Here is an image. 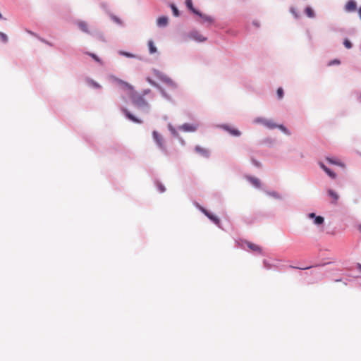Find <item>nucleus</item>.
I'll list each match as a JSON object with an SVG mask.
<instances>
[{
	"label": "nucleus",
	"mask_w": 361,
	"mask_h": 361,
	"mask_svg": "<svg viewBox=\"0 0 361 361\" xmlns=\"http://www.w3.org/2000/svg\"><path fill=\"white\" fill-rule=\"evenodd\" d=\"M112 77L118 84L121 85L123 88L130 91L129 94V97L131 100L133 105L135 108H137L138 110L141 111L143 113H149L150 109L149 104L146 101L144 97L140 95L137 92H136L134 90V87L132 85L114 76Z\"/></svg>",
	"instance_id": "f257e3e1"
},
{
	"label": "nucleus",
	"mask_w": 361,
	"mask_h": 361,
	"mask_svg": "<svg viewBox=\"0 0 361 361\" xmlns=\"http://www.w3.org/2000/svg\"><path fill=\"white\" fill-rule=\"evenodd\" d=\"M75 24L82 32L94 37L101 42H106L103 32L95 27H90L86 21L78 20L75 22Z\"/></svg>",
	"instance_id": "f03ea898"
},
{
	"label": "nucleus",
	"mask_w": 361,
	"mask_h": 361,
	"mask_svg": "<svg viewBox=\"0 0 361 361\" xmlns=\"http://www.w3.org/2000/svg\"><path fill=\"white\" fill-rule=\"evenodd\" d=\"M152 73L157 79L167 85L171 89L176 90L178 88V84L163 72L158 69L153 68Z\"/></svg>",
	"instance_id": "7ed1b4c3"
},
{
	"label": "nucleus",
	"mask_w": 361,
	"mask_h": 361,
	"mask_svg": "<svg viewBox=\"0 0 361 361\" xmlns=\"http://www.w3.org/2000/svg\"><path fill=\"white\" fill-rule=\"evenodd\" d=\"M188 39L195 41L197 42H204L207 40V37L202 36L198 30L194 29L188 33L183 35V42H187Z\"/></svg>",
	"instance_id": "20e7f679"
},
{
	"label": "nucleus",
	"mask_w": 361,
	"mask_h": 361,
	"mask_svg": "<svg viewBox=\"0 0 361 361\" xmlns=\"http://www.w3.org/2000/svg\"><path fill=\"white\" fill-rule=\"evenodd\" d=\"M153 140L157 146V147L161 151L164 155L169 154V151L166 146L164 144V140L161 135H160L157 130L152 131Z\"/></svg>",
	"instance_id": "39448f33"
},
{
	"label": "nucleus",
	"mask_w": 361,
	"mask_h": 361,
	"mask_svg": "<svg viewBox=\"0 0 361 361\" xmlns=\"http://www.w3.org/2000/svg\"><path fill=\"white\" fill-rule=\"evenodd\" d=\"M216 127L227 132L229 135H231L233 137H238L242 135V133L240 130L226 123L219 124L216 126Z\"/></svg>",
	"instance_id": "423d86ee"
},
{
	"label": "nucleus",
	"mask_w": 361,
	"mask_h": 361,
	"mask_svg": "<svg viewBox=\"0 0 361 361\" xmlns=\"http://www.w3.org/2000/svg\"><path fill=\"white\" fill-rule=\"evenodd\" d=\"M203 214L216 226L219 228H221V223L220 219L214 214L212 212L209 210L203 211Z\"/></svg>",
	"instance_id": "0eeeda50"
},
{
	"label": "nucleus",
	"mask_w": 361,
	"mask_h": 361,
	"mask_svg": "<svg viewBox=\"0 0 361 361\" xmlns=\"http://www.w3.org/2000/svg\"><path fill=\"white\" fill-rule=\"evenodd\" d=\"M307 216L308 219H312L316 226H321L324 223V218L322 216L317 215L314 212L308 213Z\"/></svg>",
	"instance_id": "6e6552de"
},
{
	"label": "nucleus",
	"mask_w": 361,
	"mask_h": 361,
	"mask_svg": "<svg viewBox=\"0 0 361 361\" xmlns=\"http://www.w3.org/2000/svg\"><path fill=\"white\" fill-rule=\"evenodd\" d=\"M122 111L123 114L125 115L126 118L132 121L134 123H138L140 124L142 123V121L140 118H138L136 116H135L133 114H132L130 111H128L126 108H122Z\"/></svg>",
	"instance_id": "1a4fd4ad"
},
{
	"label": "nucleus",
	"mask_w": 361,
	"mask_h": 361,
	"mask_svg": "<svg viewBox=\"0 0 361 361\" xmlns=\"http://www.w3.org/2000/svg\"><path fill=\"white\" fill-rule=\"evenodd\" d=\"M357 9V4L355 0H348L344 6V11L347 13L355 12Z\"/></svg>",
	"instance_id": "9d476101"
},
{
	"label": "nucleus",
	"mask_w": 361,
	"mask_h": 361,
	"mask_svg": "<svg viewBox=\"0 0 361 361\" xmlns=\"http://www.w3.org/2000/svg\"><path fill=\"white\" fill-rule=\"evenodd\" d=\"M169 17L166 16H161L157 18L156 23L157 26L159 28H164L169 25Z\"/></svg>",
	"instance_id": "9b49d317"
},
{
	"label": "nucleus",
	"mask_w": 361,
	"mask_h": 361,
	"mask_svg": "<svg viewBox=\"0 0 361 361\" xmlns=\"http://www.w3.org/2000/svg\"><path fill=\"white\" fill-rule=\"evenodd\" d=\"M180 130H182L185 132H195L197 129V126L194 124H190L188 123H185L183 125L178 127Z\"/></svg>",
	"instance_id": "f8f14e48"
},
{
	"label": "nucleus",
	"mask_w": 361,
	"mask_h": 361,
	"mask_svg": "<svg viewBox=\"0 0 361 361\" xmlns=\"http://www.w3.org/2000/svg\"><path fill=\"white\" fill-rule=\"evenodd\" d=\"M195 151L199 154L200 156L204 157V158H209L210 157V152L209 149L202 147L200 145H196L195 147Z\"/></svg>",
	"instance_id": "ddd939ff"
},
{
	"label": "nucleus",
	"mask_w": 361,
	"mask_h": 361,
	"mask_svg": "<svg viewBox=\"0 0 361 361\" xmlns=\"http://www.w3.org/2000/svg\"><path fill=\"white\" fill-rule=\"evenodd\" d=\"M196 16L202 18L204 23H207L209 25L214 23V19L213 17L203 13L201 11H200Z\"/></svg>",
	"instance_id": "4468645a"
},
{
	"label": "nucleus",
	"mask_w": 361,
	"mask_h": 361,
	"mask_svg": "<svg viewBox=\"0 0 361 361\" xmlns=\"http://www.w3.org/2000/svg\"><path fill=\"white\" fill-rule=\"evenodd\" d=\"M262 190L267 195L270 196L276 200H283L282 195L275 190H269L265 188H263Z\"/></svg>",
	"instance_id": "2eb2a0df"
},
{
	"label": "nucleus",
	"mask_w": 361,
	"mask_h": 361,
	"mask_svg": "<svg viewBox=\"0 0 361 361\" xmlns=\"http://www.w3.org/2000/svg\"><path fill=\"white\" fill-rule=\"evenodd\" d=\"M327 195L332 199L331 204H336L339 199L338 194L333 189L329 188L327 190Z\"/></svg>",
	"instance_id": "dca6fc26"
},
{
	"label": "nucleus",
	"mask_w": 361,
	"mask_h": 361,
	"mask_svg": "<svg viewBox=\"0 0 361 361\" xmlns=\"http://www.w3.org/2000/svg\"><path fill=\"white\" fill-rule=\"evenodd\" d=\"M331 264V262H324V263H320V264H315L310 265V266H308L306 267H293V266H290V267L293 268V269H298L300 270H307V269H310L311 268L324 267V266H326L327 264Z\"/></svg>",
	"instance_id": "f3484780"
},
{
	"label": "nucleus",
	"mask_w": 361,
	"mask_h": 361,
	"mask_svg": "<svg viewBox=\"0 0 361 361\" xmlns=\"http://www.w3.org/2000/svg\"><path fill=\"white\" fill-rule=\"evenodd\" d=\"M185 6L187 7V8L192 13H193L194 15H197V13H199L200 10L196 8L194 6H193V3H192V0H185Z\"/></svg>",
	"instance_id": "a211bd4d"
},
{
	"label": "nucleus",
	"mask_w": 361,
	"mask_h": 361,
	"mask_svg": "<svg viewBox=\"0 0 361 361\" xmlns=\"http://www.w3.org/2000/svg\"><path fill=\"white\" fill-rule=\"evenodd\" d=\"M247 179L255 188L258 189L261 188L262 183L259 178L249 176L247 177Z\"/></svg>",
	"instance_id": "6ab92c4d"
},
{
	"label": "nucleus",
	"mask_w": 361,
	"mask_h": 361,
	"mask_svg": "<svg viewBox=\"0 0 361 361\" xmlns=\"http://www.w3.org/2000/svg\"><path fill=\"white\" fill-rule=\"evenodd\" d=\"M118 54L121 56H125L126 58L137 59L139 60H141V58L140 56H138L137 55H135L133 53H130V52H128L126 51L120 50V51H118Z\"/></svg>",
	"instance_id": "aec40b11"
},
{
	"label": "nucleus",
	"mask_w": 361,
	"mask_h": 361,
	"mask_svg": "<svg viewBox=\"0 0 361 361\" xmlns=\"http://www.w3.org/2000/svg\"><path fill=\"white\" fill-rule=\"evenodd\" d=\"M157 90L160 92L162 97H164L166 100L171 103L173 102L172 97L170 94H169L161 86V88L159 87Z\"/></svg>",
	"instance_id": "412c9836"
},
{
	"label": "nucleus",
	"mask_w": 361,
	"mask_h": 361,
	"mask_svg": "<svg viewBox=\"0 0 361 361\" xmlns=\"http://www.w3.org/2000/svg\"><path fill=\"white\" fill-rule=\"evenodd\" d=\"M85 81H86L87 85L92 88H94V89H101L102 88V86L97 82H96L95 80H94L93 79H92L90 78H87L85 79Z\"/></svg>",
	"instance_id": "4be33fe9"
},
{
	"label": "nucleus",
	"mask_w": 361,
	"mask_h": 361,
	"mask_svg": "<svg viewBox=\"0 0 361 361\" xmlns=\"http://www.w3.org/2000/svg\"><path fill=\"white\" fill-rule=\"evenodd\" d=\"M326 160L330 164H333V165H336V166H342V167L345 166L343 162H341L340 160L336 159H335L334 157H326Z\"/></svg>",
	"instance_id": "5701e85b"
},
{
	"label": "nucleus",
	"mask_w": 361,
	"mask_h": 361,
	"mask_svg": "<svg viewBox=\"0 0 361 361\" xmlns=\"http://www.w3.org/2000/svg\"><path fill=\"white\" fill-rule=\"evenodd\" d=\"M304 13L310 18H314L316 16L314 9L310 6H307L305 8Z\"/></svg>",
	"instance_id": "b1692460"
},
{
	"label": "nucleus",
	"mask_w": 361,
	"mask_h": 361,
	"mask_svg": "<svg viewBox=\"0 0 361 361\" xmlns=\"http://www.w3.org/2000/svg\"><path fill=\"white\" fill-rule=\"evenodd\" d=\"M245 243L247 246L252 251L258 252L259 253L262 254V247L260 246L248 241H245Z\"/></svg>",
	"instance_id": "393cba45"
},
{
	"label": "nucleus",
	"mask_w": 361,
	"mask_h": 361,
	"mask_svg": "<svg viewBox=\"0 0 361 361\" xmlns=\"http://www.w3.org/2000/svg\"><path fill=\"white\" fill-rule=\"evenodd\" d=\"M275 142L276 140L269 137H265L260 141L261 145H265L270 147H272Z\"/></svg>",
	"instance_id": "a878e982"
},
{
	"label": "nucleus",
	"mask_w": 361,
	"mask_h": 361,
	"mask_svg": "<svg viewBox=\"0 0 361 361\" xmlns=\"http://www.w3.org/2000/svg\"><path fill=\"white\" fill-rule=\"evenodd\" d=\"M149 53L150 54H154L157 52V48L155 46L152 39H149L147 42Z\"/></svg>",
	"instance_id": "bb28decb"
},
{
	"label": "nucleus",
	"mask_w": 361,
	"mask_h": 361,
	"mask_svg": "<svg viewBox=\"0 0 361 361\" xmlns=\"http://www.w3.org/2000/svg\"><path fill=\"white\" fill-rule=\"evenodd\" d=\"M169 6L171 9L173 16L179 17L180 16V12L179 11L178 8L177 7V6L174 3H170L169 4Z\"/></svg>",
	"instance_id": "cd10ccee"
},
{
	"label": "nucleus",
	"mask_w": 361,
	"mask_h": 361,
	"mask_svg": "<svg viewBox=\"0 0 361 361\" xmlns=\"http://www.w3.org/2000/svg\"><path fill=\"white\" fill-rule=\"evenodd\" d=\"M85 54L90 56L97 63H98L99 64H102V59L96 54L92 53V52H90V51H85Z\"/></svg>",
	"instance_id": "c85d7f7f"
},
{
	"label": "nucleus",
	"mask_w": 361,
	"mask_h": 361,
	"mask_svg": "<svg viewBox=\"0 0 361 361\" xmlns=\"http://www.w3.org/2000/svg\"><path fill=\"white\" fill-rule=\"evenodd\" d=\"M276 128L279 129L283 133L286 135H290L291 133L283 124H276Z\"/></svg>",
	"instance_id": "c756f323"
},
{
	"label": "nucleus",
	"mask_w": 361,
	"mask_h": 361,
	"mask_svg": "<svg viewBox=\"0 0 361 361\" xmlns=\"http://www.w3.org/2000/svg\"><path fill=\"white\" fill-rule=\"evenodd\" d=\"M168 129L170 131L171 134L176 138L179 137L180 134L177 131V130L172 126L171 123L168 124Z\"/></svg>",
	"instance_id": "7c9ffc66"
},
{
	"label": "nucleus",
	"mask_w": 361,
	"mask_h": 361,
	"mask_svg": "<svg viewBox=\"0 0 361 361\" xmlns=\"http://www.w3.org/2000/svg\"><path fill=\"white\" fill-rule=\"evenodd\" d=\"M324 171L329 176L331 179H336L337 177V174L332 169L329 168L328 166L324 169Z\"/></svg>",
	"instance_id": "2f4dec72"
},
{
	"label": "nucleus",
	"mask_w": 361,
	"mask_h": 361,
	"mask_svg": "<svg viewBox=\"0 0 361 361\" xmlns=\"http://www.w3.org/2000/svg\"><path fill=\"white\" fill-rule=\"evenodd\" d=\"M289 12L293 15L295 19L298 20L300 18V13L297 11V9L294 6H290Z\"/></svg>",
	"instance_id": "473e14b6"
},
{
	"label": "nucleus",
	"mask_w": 361,
	"mask_h": 361,
	"mask_svg": "<svg viewBox=\"0 0 361 361\" xmlns=\"http://www.w3.org/2000/svg\"><path fill=\"white\" fill-rule=\"evenodd\" d=\"M109 16H110L111 19L114 23L118 24V25H121V26L123 25V23L122 20L121 18H119L118 16H115V15H114L113 13H109Z\"/></svg>",
	"instance_id": "72a5a7b5"
},
{
	"label": "nucleus",
	"mask_w": 361,
	"mask_h": 361,
	"mask_svg": "<svg viewBox=\"0 0 361 361\" xmlns=\"http://www.w3.org/2000/svg\"><path fill=\"white\" fill-rule=\"evenodd\" d=\"M154 183L159 192L163 193L166 191L165 186L159 180H156Z\"/></svg>",
	"instance_id": "f704fd0d"
},
{
	"label": "nucleus",
	"mask_w": 361,
	"mask_h": 361,
	"mask_svg": "<svg viewBox=\"0 0 361 361\" xmlns=\"http://www.w3.org/2000/svg\"><path fill=\"white\" fill-rule=\"evenodd\" d=\"M265 127L269 129L276 128V123H275L271 119H267Z\"/></svg>",
	"instance_id": "c9c22d12"
},
{
	"label": "nucleus",
	"mask_w": 361,
	"mask_h": 361,
	"mask_svg": "<svg viewBox=\"0 0 361 361\" xmlns=\"http://www.w3.org/2000/svg\"><path fill=\"white\" fill-rule=\"evenodd\" d=\"M267 118L263 117H257L253 120V123L255 124H262L265 126L266 121Z\"/></svg>",
	"instance_id": "e433bc0d"
},
{
	"label": "nucleus",
	"mask_w": 361,
	"mask_h": 361,
	"mask_svg": "<svg viewBox=\"0 0 361 361\" xmlns=\"http://www.w3.org/2000/svg\"><path fill=\"white\" fill-rule=\"evenodd\" d=\"M146 81L150 84L152 86L154 87L155 88L158 89L159 87L161 88V85L156 82L154 80H152L150 77L146 78Z\"/></svg>",
	"instance_id": "4c0bfd02"
},
{
	"label": "nucleus",
	"mask_w": 361,
	"mask_h": 361,
	"mask_svg": "<svg viewBox=\"0 0 361 361\" xmlns=\"http://www.w3.org/2000/svg\"><path fill=\"white\" fill-rule=\"evenodd\" d=\"M276 95H277V98L278 99L281 100L284 97V91H283V89L282 87H278L277 90H276Z\"/></svg>",
	"instance_id": "58836bf2"
},
{
	"label": "nucleus",
	"mask_w": 361,
	"mask_h": 361,
	"mask_svg": "<svg viewBox=\"0 0 361 361\" xmlns=\"http://www.w3.org/2000/svg\"><path fill=\"white\" fill-rule=\"evenodd\" d=\"M343 44L348 49H351L353 46L351 41L350 39H348V38H345L343 39Z\"/></svg>",
	"instance_id": "ea45409f"
},
{
	"label": "nucleus",
	"mask_w": 361,
	"mask_h": 361,
	"mask_svg": "<svg viewBox=\"0 0 361 361\" xmlns=\"http://www.w3.org/2000/svg\"><path fill=\"white\" fill-rule=\"evenodd\" d=\"M341 63V61L340 59H332L331 61H329L328 62V66H335V65H340Z\"/></svg>",
	"instance_id": "a19ab883"
},
{
	"label": "nucleus",
	"mask_w": 361,
	"mask_h": 361,
	"mask_svg": "<svg viewBox=\"0 0 361 361\" xmlns=\"http://www.w3.org/2000/svg\"><path fill=\"white\" fill-rule=\"evenodd\" d=\"M250 160H251V163L253 166H255L257 168H261L262 164L259 161L257 160L254 157H251Z\"/></svg>",
	"instance_id": "79ce46f5"
},
{
	"label": "nucleus",
	"mask_w": 361,
	"mask_h": 361,
	"mask_svg": "<svg viewBox=\"0 0 361 361\" xmlns=\"http://www.w3.org/2000/svg\"><path fill=\"white\" fill-rule=\"evenodd\" d=\"M0 39L3 43L6 44L8 41V37L4 32L0 31Z\"/></svg>",
	"instance_id": "37998d69"
},
{
	"label": "nucleus",
	"mask_w": 361,
	"mask_h": 361,
	"mask_svg": "<svg viewBox=\"0 0 361 361\" xmlns=\"http://www.w3.org/2000/svg\"><path fill=\"white\" fill-rule=\"evenodd\" d=\"M263 266L266 269H271L274 267V265L269 263L267 259L263 260Z\"/></svg>",
	"instance_id": "c03bdc74"
},
{
	"label": "nucleus",
	"mask_w": 361,
	"mask_h": 361,
	"mask_svg": "<svg viewBox=\"0 0 361 361\" xmlns=\"http://www.w3.org/2000/svg\"><path fill=\"white\" fill-rule=\"evenodd\" d=\"M37 39L41 41L42 42L49 45V47H52L53 46V44L49 41H47V39H44V38H42L41 37H37Z\"/></svg>",
	"instance_id": "a18cd8bd"
},
{
	"label": "nucleus",
	"mask_w": 361,
	"mask_h": 361,
	"mask_svg": "<svg viewBox=\"0 0 361 361\" xmlns=\"http://www.w3.org/2000/svg\"><path fill=\"white\" fill-rule=\"evenodd\" d=\"M151 92V90L150 89H145L142 94H140V95H142V97H145V96L147 95L148 94H149Z\"/></svg>",
	"instance_id": "49530a36"
},
{
	"label": "nucleus",
	"mask_w": 361,
	"mask_h": 361,
	"mask_svg": "<svg viewBox=\"0 0 361 361\" xmlns=\"http://www.w3.org/2000/svg\"><path fill=\"white\" fill-rule=\"evenodd\" d=\"M101 8L104 9L106 12L109 13V6L106 3H102L101 4Z\"/></svg>",
	"instance_id": "de8ad7c7"
},
{
	"label": "nucleus",
	"mask_w": 361,
	"mask_h": 361,
	"mask_svg": "<svg viewBox=\"0 0 361 361\" xmlns=\"http://www.w3.org/2000/svg\"><path fill=\"white\" fill-rule=\"evenodd\" d=\"M318 165L319 167L324 171L327 166L324 164V163L322 161H318Z\"/></svg>",
	"instance_id": "09e8293b"
},
{
	"label": "nucleus",
	"mask_w": 361,
	"mask_h": 361,
	"mask_svg": "<svg viewBox=\"0 0 361 361\" xmlns=\"http://www.w3.org/2000/svg\"><path fill=\"white\" fill-rule=\"evenodd\" d=\"M252 24L254 26H255L256 27H260V23L258 20H252Z\"/></svg>",
	"instance_id": "8fccbe9b"
},
{
	"label": "nucleus",
	"mask_w": 361,
	"mask_h": 361,
	"mask_svg": "<svg viewBox=\"0 0 361 361\" xmlns=\"http://www.w3.org/2000/svg\"><path fill=\"white\" fill-rule=\"evenodd\" d=\"M177 139L179 140L181 145L184 146L185 145L184 139L180 135H179V137H177Z\"/></svg>",
	"instance_id": "3c124183"
},
{
	"label": "nucleus",
	"mask_w": 361,
	"mask_h": 361,
	"mask_svg": "<svg viewBox=\"0 0 361 361\" xmlns=\"http://www.w3.org/2000/svg\"><path fill=\"white\" fill-rule=\"evenodd\" d=\"M329 29L330 31L335 32L340 31V29L334 27H332V26L329 27Z\"/></svg>",
	"instance_id": "603ef678"
},
{
	"label": "nucleus",
	"mask_w": 361,
	"mask_h": 361,
	"mask_svg": "<svg viewBox=\"0 0 361 361\" xmlns=\"http://www.w3.org/2000/svg\"><path fill=\"white\" fill-rule=\"evenodd\" d=\"M27 32H28L30 35H32V36L36 37L37 38V37H39L36 33L33 32L32 31L27 30Z\"/></svg>",
	"instance_id": "864d4df0"
},
{
	"label": "nucleus",
	"mask_w": 361,
	"mask_h": 361,
	"mask_svg": "<svg viewBox=\"0 0 361 361\" xmlns=\"http://www.w3.org/2000/svg\"><path fill=\"white\" fill-rule=\"evenodd\" d=\"M199 209L203 213V211H205V210H207L206 208L202 207V206H199Z\"/></svg>",
	"instance_id": "5fc2aeb1"
},
{
	"label": "nucleus",
	"mask_w": 361,
	"mask_h": 361,
	"mask_svg": "<svg viewBox=\"0 0 361 361\" xmlns=\"http://www.w3.org/2000/svg\"><path fill=\"white\" fill-rule=\"evenodd\" d=\"M356 267H357L360 271H361V264H360V263H357V264H356Z\"/></svg>",
	"instance_id": "6e6d98bb"
},
{
	"label": "nucleus",
	"mask_w": 361,
	"mask_h": 361,
	"mask_svg": "<svg viewBox=\"0 0 361 361\" xmlns=\"http://www.w3.org/2000/svg\"><path fill=\"white\" fill-rule=\"evenodd\" d=\"M357 228L358 230L361 232V224H359Z\"/></svg>",
	"instance_id": "4d7b16f0"
},
{
	"label": "nucleus",
	"mask_w": 361,
	"mask_h": 361,
	"mask_svg": "<svg viewBox=\"0 0 361 361\" xmlns=\"http://www.w3.org/2000/svg\"><path fill=\"white\" fill-rule=\"evenodd\" d=\"M300 157L301 158L304 157V155H303V153H302V152H300Z\"/></svg>",
	"instance_id": "13d9d810"
},
{
	"label": "nucleus",
	"mask_w": 361,
	"mask_h": 361,
	"mask_svg": "<svg viewBox=\"0 0 361 361\" xmlns=\"http://www.w3.org/2000/svg\"><path fill=\"white\" fill-rule=\"evenodd\" d=\"M335 281L336 282L341 281V279H336Z\"/></svg>",
	"instance_id": "bf43d9fd"
}]
</instances>
